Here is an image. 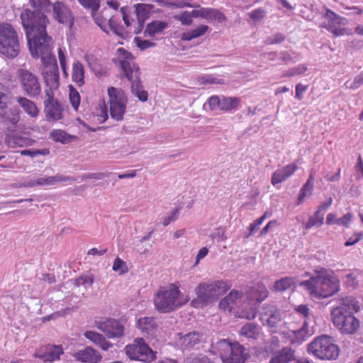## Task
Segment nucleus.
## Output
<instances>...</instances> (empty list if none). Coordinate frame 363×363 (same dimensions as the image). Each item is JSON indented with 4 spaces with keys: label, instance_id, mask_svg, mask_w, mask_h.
Instances as JSON below:
<instances>
[{
    "label": "nucleus",
    "instance_id": "obj_1",
    "mask_svg": "<svg viewBox=\"0 0 363 363\" xmlns=\"http://www.w3.org/2000/svg\"><path fill=\"white\" fill-rule=\"evenodd\" d=\"M21 20L28 40L32 57L48 54L52 50L50 43L52 38L46 30L49 19L39 9L33 6L24 9L21 13Z\"/></svg>",
    "mask_w": 363,
    "mask_h": 363
},
{
    "label": "nucleus",
    "instance_id": "obj_2",
    "mask_svg": "<svg viewBox=\"0 0 363 363\" xmlns=\"http://www.w3.org/2000/svg\"><path fill=\"white\" fill-rule=\"evenodd\" d=\"M359 311L356 298L346 296L339 300V305L331 311L332 320L342 334L353 335L359 328V321L354 313Z\"/></svg>",
    "mask_w": 363,
    "mask_h": 363
},
{
    "label": "nucleus",
    "instance_id": "obj_3",
    "mask_svg": "<svg viewBox=\"0 0 363 363\" xmlns=\"http://www.w3.org/2000/svg\"><path fill=\"white\" fill-rule=\"evenodd\" d=\"M120 54V65L125 77L131 82L132 92L140 101L145 102L147 100L148 93L143 89L140 79L139 68L135 65H132L133 55L124 48H118Z\"/></svg>",
    "mask_w": 363,
    "mask_h": 363
},
{
    "label": "nucleus",
    "instance_id": "obj_4",
    "mask_svg": "<svg viewBox=\"0 0 363 363\" xmlns=\"http://www.w3.org/2000/svg\"><path fill=\"white\" fill-rule=\"evenodd\" d=\"M307 352L322 360L336 359L340 354L339 347L332 337L322 335L315 337L307 346Z\"/></svg>",
    "mask_w": 363,
    "mask_h": 363
},
{
    "label": "nucleus",
    "instance_id": "obj_5",
    "mask_svg": "<svg viewBox=\"0 0 363 363\" xmlns=\"http://www.w3.org/2000/svg\"><path fill=\"white\" fill-rule=\"evenodd\" d=\"M21 52L18 35L8 23L0 24V53L9 59L16 58Z\"/></svg>",
    "mask_w": 363,
    "mask_h": 363
},
{
    "label": "nucleus",
    "instance_id": "obj_6",
    "mask_svg": "<svg viewBox=\"0 0 363 363\" xmlns=\"http://www.w3.org/2000/svg\"><path fill=\"white\" fill-rule=\"evenodd\" d=\"M179 293V288L174 284L158 291L154 300L157 310L165 313L177 309L181 306L177 300Z\"/></svg>",
    "mask_w": 363,
    "mask_h": 363
},
{
    "label": "nucleus",
    "instance_id": "obj_7",
    "mask_svg": "<svg viewBox=\"0 0 363 363\" xmlns=\"http://www.w3.org/2000/svg\"><path fill=\"white\" fill-rule=\"evenodd\" d=\"M217 345L223 363H245L247 354L244 347L238 342L223 339L217 342Z\"/></svg>",
    "mask_w": 363,
    "mask_h": 363
},
{
    "label": "nucleus",
    "instance_id": "obj_8",
    "mask_svg": "<svg viewBox=\"0 0 363 363\" xmlns=\"http://www.w3.org/2000/svg\"><path fill=\"white\" fill-rule=\"evenodd\" d=\"M230 288L228 281L218 280L208 284H200L195 291L199 300L206 304L225 294Z\"/></svg>",
    "mask_w": 363,
    "mask_h": 363
},
{
    "label": "nucleus",
    "instance_id": "obj_9",
    "mask_svg": "<svg viewBox=\"0 0 363 363\" xmlns=\"http://www.w3.org/2000/svg\"><path fill=\"white\" fill-rule=\"evenodd\" d=\"M43 64L46 67L44 72V82L46 85L45 90H50L52 92L58 89L60 82V74L57 65V60L54 55L50 50L48 54L40 55Z\"/></svg>",
    "mask_w": 363,
    "mask_h": 363
},
{
    "label": "nucleus",
    "instance_id": "obj_10",
    "mask_svg": "<svg viewBox=\"0 0 363 363\" xmlns=\"http://www.w3.org/2000/svg\"><path fill=\"white\" fill-rule=\"evenodd\" d=\"M109 112L111 118L121 121L126 111L127 98L124 92L114 87L108 89Z\"/></svg>",
    "mask_w": 363,
    "mask_h": 363
},
{
    "label": "nucleus",
    "instance_id": "obj_11",
    "mask_svg": "<svg viewBox=\"0 0 363 363\" xmlns=\"http://www.w3.org/2000/svg\"><path fill=\"white\" fill-rule=\"evenodd\" d=\"M127 356L133 360L150 362L156 359L155 353L143 338H137L132 345L125 347Z\"/></svg>",
    "mask_w": 363,
    "mask_h": 363
},
{
    "label": "nucleus",
    "instance_id": "obj_12",
    "mask_svg": "<svg viewBox=\"0 0 363 363\" xmlns=\"http://www.w3.org/2000/svg\"><path fill=\"white\" fill-rule=\"evenodd\" d=\"M18 78L23 92L30 98H36L41 94V84L38 77L28 69H19Z\"/></svg>",
    "mask_w": 363,
    "mask_h": 363
},
{
    "label": "nucleus",
    "instance_id": "obj_13",
    "mask_svg": "<svg viewBox=\"0 0 363 363\" xmlns=\"http://www.w3.org/2000/svg\"><path fill=\"white\" fill-rule=\"evenodd\" d=\"M326 269L320 268L314 271L309 279L301 281L298 285L314 297L320 298Z\"/></svg>",
    "mask_w": 363,
    "mask_h": 363
},
{
    "label": "nucleus",
    "instance_id": "obj_14",
    "mask_svg": "<svg viewBox=\"0 0 363 363\" xmlns=\"http://www.w3.org/2000/svg\"><path fill=\"white\" fill-rule=\"evenodd\" d=\"M283 319L281 309L273 304H264L259 311V320L264 325L276 328Z\"/></svg>",
    "mask_w": 363,
    "mask_h": 363
},
{
    "label": "nucleus",
    "instance_id": "obj_15",
    "mask_svg": "<svg viewBox=\"0 0 363 363\" xmlns=\"http://www.w3.org/2000/svg\"><path fill=\"white\" fill-rule=\"evenodd\" d=\"M44 113L48 121H59L62 118V107L61 104L55 99L54 93L45 90Z\"/></svg>",
    "mask_w": 363,
    "mask_h": 363
},
{
    "label": "nucleus",
    "instance_id": "obj_16",
    "mask_svg": "<svg viewBox=\"0 0 363 363\" xmlns=\"http://www.w3.org/2000/svg\"><path fill=\"white\" fill-rule=\"evenodd\" d=\"M99 330L102 331L108 338H119L124 334V326L118 320L106 318L96 322Z\"/></svg>",
    "mask_w": 363,
    "mask_h": 363
},
{
    "label": "nucleus",
    "instance_id": "obj_17",
    "mask_svg": "<svg viewBox=\"0 0 363 363\" xmlns=\"http://www.w3.org/2000/svg\"><path fill=\"white\" fill-rule=\"evenodd\" d=\"M52 8L55 20L60 23L67 25L71 28L74 25V18L70 9L60 1L53 3Z\"/></svg>",
    "mask_w": 363,
    "mask_h": 363
},
{
    "label": "nucleus",
    "instance_id": "obj_18",
    "mask_svg": "<svg viewBox=\"0 0 363 363\" xmlns=\"http://www.w3.org/2000/svg\"><path fill=\"white\" fill-rule=\"evenodd\" d=\"M191 15L194 18H202L208 21H217L218 23H222L226 19L224 14L217 9L203 8L199 6H197V9L191 11Z\"/></svg>",
    "mask_w": 363,
    "mask_h": 363
},
{
    "label": "nucleus",
    "instance_id": "obj_19",
    "mask_svg": "<svg viewBox=\"0 0 363 363\" xmlns=\"http://www.w3.org/2000/svg\"><path fill=\"white\" fill-rule=\"evenodd\" d=\"M63 353V348L61 345H47L37 352L36 357L45 362H52L60 359Z\"/></svg>",
    "mask_w": 363,
    "mask_h": 363
},
{
    "label": "nucleus",
    "instance_id": "obj_20",
    "mask_svg": "<svg viewBox=\"0 0 363 363\" xmlns=\"http://www.w3.org/2000/svg\"><path fill=\"white\" fill-rule=\"evenodd\" d=\"M246 296L242 291L238 290H232L225 298L219 303V307L224 311H231L235 306L243 300Z\"/></svg>",
    "mask_w": 363,
    "mask_h": 363
},
{
    "label": "nucleus",
    "instance_id": "obj_21",
    "mask_svg": "<svg viewBox=\"0 0 363 363\" xmlns=\"http://www.w3.org/2000/svg\"><path fill=\"white\" fill-rule=\"evenodd\" d=\"M320 298H328L340 291L339 279L334 274L325 272Z\"/></svg>",
    "mask_w": 363,
    "mask_h": 363
},
{
    "label": "nucleus",
    "instance_id": "obj_22",
    "mask_svg": "<svg viewBox=\"0 0 363 363\" xmlns=\"http://www.w3.org/2000/svg\"><path fill=\"white\" fill-rule=\"evenodd\" d=\"M76 360L84 363H99L101 360L100 353L91 347H86L73 354Z\"/></svg>",
    "mask_w": 363,
    "mask_h": 363
},
{
    "label": "nucleus",
    "instance_id": "obj_23",
    "mask_svg": "<svg viewBox=\"0 0 363 363\" xmlns=\"http://www.w3.org/2000/svg\"><path fill=\"white\" fill-rule=\"evenodd\" d=\"M298 167L294 163L289 164L277 169L272 174L271 182L273 185L282 183L294 174Z\"/></svg>",
    "mask_w": 363,
    "mask_h": 363
},
{
    "label": "nucleus",
    "instance_id": "obj_24",
    "mask_svg": "<svg viewBox=\"0 0 363 363\" xmlns=\"http://www.w3.org/2000/svg\"><path fill=\"white\" fill-rule=\"evenodd\" d=\"M135 12L138 21V28L134 33L135 34H139L143 28L145 21L149 17L152 6L146 4H138L135 5Z\"/></svg>",
    "mask_w": 363,
    "mask_h": 363
},
{
    "label": "nucleus",
    "instance_id": "obj_25",
    "mask_svg": "<svg viewBox=\"0 0 363 363\" xmlns=\"http://www.w3.org/2000/svg\"><path fill=\"white\" fill-rule=\"evenodd\" d=\"M179 342L184 350H189L199 344L202 339L203 335L196 331L188 333L185 335L179 333Z\"/></svg>",
    "mask_w": 363,
    "mask_h": 363
},
{
    "label": "nucleus",
    "instance_id": "obj_26",
    "mask_svg": "<svg viewBox=\"0 0 363 363\" xmlns=\"http://www.w3.org/2000/svg\"><path fill=\"white\" fill-rule=\"evenodd\" d=\"M292 333L291 342L300 345L313 334V326H310L308 321H303L302 327L297 330L293 331Z\"/></svg>",
    "mask_w": 363,
    "mask_h": 363
},
{
    "label": "nucleus",
    "instance_id": "obj_27",
    "mask_svg": "<svg viewBox=\"0 0 363 363\" xmlns=\"http://www.w3.org/2000/svg\"><path fill=\"white\" fill-rule=\"evenodd\" d=\"M269 296L267 288L263 284L255 285L247 294L246 298L250 301L260 303L265 300Z\"/></svg>",
    "mask_w": 363,
    "mask_h": 363
},
{
    "label": "nucleus",
    "instance_id": "obj_28",
    "mask_svg": "<svg viewBox=\"0 0 363 363\" xmlns=\"http://www.w3.org/2000/svg\"><path fill=\"white\" fill-rule=\"evenodd\" d=\"M240 336L253 340H257L262 334V328L255 323H247L239 331Z\"/></svg>",
    "mask_w": 363,
    "mask_h": 363
},
{
    "label": "nucleus",
    "instance_id": "obj_29",
    "mask_svg": "<svg viewBox=\"0 0 363 363\" xmlns=\"http://www.w3.org/2000/svg\"><path fill=\"white\" fill-rule=\"evenodd\" d=\"M295 359V351L290 347H284L273 357L269 363H289Z\"/></svg>",
    "mask_w": 363,
    "mask_h": 363
},
{
    "label": "nucleus",
    "instance_id": "obj_30",
    "mask_svg": "<svg viewBox=\"0 0 363 363\" xmlns=\"http://www.w3.org/2000/svg\"><path fill=\"white\" fill-rule=\"evenodd\" d=\"M240 105V99L235 96H220V110L225 112L235 111Z\"/></svg>",
    "mask_w": 363,
    "mask_h": 363
},
{
    "label": "nucleus",
    "instance_id": "obj_31",
    "mask_svg": "<svg viewBox=\"0 0 363 363\" xmlns=\"http://www.w3.org/2000/svg\"><path fill=\"white\" fill-rule=\"evenodd\" d=\"M17 103L23 109V111L32 118L38 116L39 110L35 104L26 97L19 96L16 99Z\"/></svg>",
    "mask_w": 363,
    "mask_h": 363
},
{
    "label": "nucleus",
    "instance_id": "obj_32",
    "mask_svg": "<svg viewBox=\"0 0 363 363\" xmlns=\"http://www.w3.org/2000/svg\"><path fill=\"white\" fill-rule=\"evenodd\" d=\"M84 67L79 61L74 62L72 69V79L79 86L84 84Z\"/></svg>",
    "mask_w": 363,
    "mask_h": 363
},
{
    "label": "nucleus",
    "instance_id": "obj_33",
    "mask_svg": "<svg viewBox=\"0 0 363 363\" xmlns=\"http://www.w3.org/2000/svg\"><path fill=\"white\" fill-rule=\"evenodd\" d=\"M297 278L293 277H286L276 281L272 288L273 291L283 292L296 284Z\"/></svg>",
    "mask_w": 363,
    "mask_h": 363
},
{
    "label": "nucleus",
    "instance_id": "obj_34",
    "mask_svg": "<svg viewBox=\"0 0 363 363\" xmlns=\"http://www.w3.org/2000/svg\"><path fill=\"white\" fill-rule=\"evenodd\" d=\"M137 327L143 333H146L148 335H152L157 327V323L152 317H144L138 320Z\"/></svg>",
    "mask_w": 363,
    "mask_h": 363
},
{
    "label": "nucleus",
    "instance_id": "obj_35",
    "mask_svg": "<svg viewBox=\"0 0 363 363\" xmlns=\"http://www.w3.org/2000/svg\"><path fill=\"white\" fill-rule=\"evenodd\" d=\"M0 118L4 123H11L15 126L20 120L19 110L16 107L4 110L0 112Z\"/></svg>",
    "mask_w": 363,
    "mask_h": 363
},
{
    "label": "nucleus",
    "instance_id": "obj_36",
    "mask_svg": "<svg viewBox=\"0 0 363 363\" xmlns=\"http://www.w3.org/2000/svg\"><path fill=\"white\" fill-rule=\"evenodd\" d=\"M167 26V23L164 21H154L148 23L145 30V35L152 38L156 34L162 33Z\"/></svg>",
    "mask_w": 363,
    "mask_h": 363
},
{
    "label": "nucleus",
    "instance_id": "obj_37",
    "mask_svg": "<svg viewBox=\"0 0 363 363\" xmlns=\"http://www.w3.org/2000/svg\"><path fill=\"white\" fill-rule=\"evenodd\" d=\"M73 180L70 177L57 174L50 177H44L38 178L39 186H49L55 185L62 182H67Z\"/></svg>",
    "mask_w": 363,
    "mask_h": 363
},
{
    "label": "nucleus",
    "instance_id": "obj_38",
    "mask_svg": "<svg viewBox=\"0 0 363 363\" xmlns=\"http://www.w3.org/2000/svg\"><path fill=\"white\" fill-rule=\"evenodd\" d=\"M208 29V26L206 25H201L199 27L188 31L183 33L181 35V39L184 41H190L192 39L200 37L204 35Z\"/></svg>",
    "mask_w": 363,
    "mask_h": 363
},
{
    "label": "nucleus",
    "instance_id": "obj_39",
    "mask_svg": "<svg viewBox=\"0 0 363 363\" xmlns=\"http://www.w3.org/2000/svg\"><path fill=\"white\" fill-rule=\"evenodd\" d=\"M6 141L7 145L12 148L24 147L29 144V140L28 138L18 135L8 137Z\"/></svg>",
    "mask_w": 363,
    "mask_h": 363
},
{
    "label": "nucleus",
    "instance_id": "obj_40",
    "mask_svg": "<svg viewBox=\"0 0 363 363\" xmlns=\"http://www.w3.org/2000/svg\"><path fill=\"white\" fill-rule=\"evenodd\" d=\"M324 223V213L316 211L313 216H311L304 225V229L308 230L313 226L320 227Z\"/></svg>",
    "mask_w": 363,
    "mask_h": 363
},
{
    "label": "nucleus",
    "instance_id": "obj_41",
    "mask_svg": "<svg viewBox=\"0 0 363 363\" xmlns=\"http://www.w3.org/2000/svg\"><path fill=\"white\" fill-rule=\"evenodd\" d=\"M325 13L323 15V17L328 21V23L330 25H341L345 23V21L347 19L344 17H342L333 11L331 9L325 8Z\"/></svg>",
    "mask_w": 363,
    "mask_h": 363
},
{
    "label": "nucleus",
    "instance_id": "obj_42",
    "mask_svg": "<svg viewBox=\"0 0 363 363\" xmlns=\"http://www.w3.org/2000/svg\"><path fill=\"white\" fill-rule=\"evenodd\" d=\"M50 138L55 142L65 144L70 141L71 136L62 130L54 129L50 133Z\"/></svg>",
    "mask_w": 363,
    "mask_h": 363
},
{
    "label": "nucleus",
    "instance_id": "obj_43",
    "mask_svg": "<svg viewBox=\"0 0 363 363\" xmlns=\"http://www.w3.org/2000/svg\"><path fill=\"white\" fill-rule=\"evenodd\" d=\"M295 311L304 318V321H308L309 324L313 322L314 317L308 305H298L295 308Z\"/></svg>",
    "mask_w": 363,
    "mask_h": 363
},
{
    "label": "nucleus",
    "instance_id": "obj_44",
    "mask_svg": "<svg viewBox=\"0 0 363 363\" xmlns=\"http://www.w3.org/2000/svg\"><path fill=\"white\" fill-rule=\"evenodd\" d=\"M94 281V276L91 274H83L74 279V285L77 287L84 286H91Z\"/></svg>",
    "mask_w": 363,
    "mask_h": 363
},
{
    "label": "nucleus",
    "instance_id": "obj_45",
    "mask_svg": "<svg viewBox=\"0 0 363 363\" xmlns=\"http://www.w3.org/2000/svg\"><path fill=\"white\" fill-rule=\"evenodd\" d=\"M220 96L213 95L210 96L207 101L203 104V108L206 111L208 109L209 111H213L218 108L220 109Z\"/></svg>",
    "mask_w": 363,
    "mask_h": 363
},
{
    "label": "nucleus",
    "instance_id": "obj_46",
    "mask_svg": "<svg viewBox=\"0 0 363 363\" xmlns=\"http://www.w3.org/2000/svg\"><path fill=\"white\" fill-rule=\"evenodd\" d=\"M313 186L308 184L307 183H305L299 191L296 205L299 206L303 201L304 199L306 196H311L313 194Z\"/></svg>",
    "mask_w": 363,
    "mask_h": 363
},
{
    "label": "nucleus",
    "instance_id": "obj_47",
    "mask_svg": "<svg viewBox=\"0 0 363 363\" xmlns=\"http://www.w3.org/2000/svg\"><path fill=\"white\" fill-rule=\"evenodd\" d=\"M108 30H111L117 35L121 36L123 34V28L118 23V21L114 17L111 16L108 20Z\"/></svg>",
    "mask_w": 363,
    "mask_h": 363
},
{
    "label": "nucleus",
    "instance_id": "obj_48",
    "mask_svg": "<svg viewBox=\"0 0 363 363\" xmlns=\"http://www.w3.org/2000/svg\"><path fill=\"white\" fill-rule=\"evenodd\" d=\"M363 84V72L355 76L353 81L347 80L345 83L346 89L355 90Z\"/></svg>",
    "mask_w": 363,
    "mask_h": 363
},
{
    "label": "nucleus",
    "instance_id": "obj_49",
    "mask_svg": "<svg viewBox=\"0 0 363 363\" xmlns=\"http://www.w3.org/2000/svg\"><path fill=\"white\" fill-rule=\"evenodd\" d=\"M257 316L256 308L253 306H250V308H242L238 312V317L240 318H245L247 320H253Z\"/></svg>",
    "mask_w": 363,
    "mask_h": 363
},
{
    "label": "nucleus",
    "instance_id": "obj_50",
    "mask_svg": "<svg viewBox=\"0 0 363 363\" xmlns=\"http://www.w3.org/2000/svg\"><path fill=\"white\" fill-rule=\"evenodd\" d=\"M199 82L203 84H223L224 79L217 78L211 74H205L200 77Z\"/></svg>",
    "mask_w": 363,
    "mask_h": 363
},
{
    "label": "nucleus",
    "instance_id": "obj_51",
    "mask_svg": "<svg viewBox=\"0 0 363 363\" xmlns=\"http://www.w3.org/2000/svg\"><path fill=\"white\" fill-rule=\"evenodd\" d=\"M91 16L94 18L95 23L101 28V29L105 33H108V21L103 16L96 12L91 13Z\"/></svg>",
    "mask_w": 363,
    "mask_h": 363
},
{
    "label": "nucleus",
    "instance_id": "obj_52",
    "mask_svg": "<svg viewBox=\"0 0 363 363\" xmlns=\"http://www.w3.org/2000/svg\"><path fill=\"white\" fill-rule=\"evenodd\" d=\"M85 9H91V13L96 12L100 7V0H77Z\"/></svg>",
    "mask_w": 363,
    "mask_h": 363
},
{
    "label": "nucleus",
    "instance_id": "obj_53",
    "mask_svg": "<svg viewBox=\"0 0 363 363\" xmlns=\"http://www.w3.org/2000/svg\"><path fill=\"white\" fill-rule=\"evenodd\" d=\"M69 100L72 107L77 111L80 104V95L72 86H69Z\"/></svg>",
    "mask_w": 363,
    "mask_h": 363
},
{
    "label": "nucleus",
    "instance_id": "obj_54",
    "mask_svg": "<svg viewBox=\"0 0 363 363\" xmlns=\"http://www.w3.org/2000/svg\"><path fill=\"white\" fill-rule=\"evenodd\" d=\"M267 218V213H265L262 216L256 219L253 223H250L249 226L250 233L244 235L245 238H248L251 235L254 234L259 227L262 224L263 221Z\"/></svg>",
    "mask_w": 363,
    "mask_h": 363
},
{
    "label": "nucleus",
    "instance_id": "obj_55",
    "mask_svg": "<svg viewBox=\"0 0 363 363\" xmlns=\"http://www.w3.org/2000/svg\"><path fill=\"white\" fill-rule=\"evenodd\" d=\"M113 270L119 272L121 274L128 272L126 263L119 257H116L113 262Z\"/></svg>",
    "mask_w": 363,
    "mask_h": 363
},
{
    "label": "nucleus",
    "instance_id": "obj_56",
    "mask_svg": "<svg viewBox=\"0 0 363 363\" xmlns=\"http://www.w3.org/2000/svg\"><path fill=\"white\" fill-rule=\"evenodd\" d=\"M308 69V67L304 64L298 65V66L293 67L284 74L285 77H294L296 75L301 74L305 73Z\"/></svg>",
    "mask_w": 363,
    "mask_h": 363
},
{
    "label": "nucleus",
    "instance_id": "obj_57",
    "mask_svg": "<svg viewBox=\"0 0 363 363\" xmlns=\"http://www.w3.org/2000/svg\"><path fill=\"white\" fill-rule=\"evenodd\" d=\"M285 40V36L280 33H277L271 36L267 37L264 40V43L266 45H274L279 44L283 42Z\"/></svg>",
    "mask_w": 363,
    "mask_h": 363
},
{
    "label": "nucleus",
    "instance_id": "obj_58",
    "mask_svg": "<svg viewBox=\"0 0 363 363\" xmlns=\"http://www.w3.org/2000/svg\"><path fill=\"white\" fill-rule=\"evenodd\" d=\"M193 15L191 11H184L175 16V18L180 21L182 25H190L192 23Z\"/></svg>",
    "mask_w": 363,
    "mask_h": 363
},
{
    "label": "nucleus",
    "instance_id": "obj_59",
    "mask_svg": "<svg viewBox=\"0 0 363 363\" xmlns=\"http://www.w3.org/2000/svg\"><path fill=\"white\" fill-rule=\"evenodd\" d=\"M84 336L97 345H99L104 338L101 334L94 331H86Z\"/></svg>",
    "mask_w": 363,
    "mask_h": 363
},
{
    "label": "nucleus",
    "instance_id": "obj_60",
    "mask_svg": "<svg viewBox=\"0 0 363 363\" xmlns=\"http://www.w3.org/2000/svg\"><path fill=\"white\" fill-rule=\"evenodd\" d=\"M134 42L141 50H145L149 48L155 47L156 45L155 43L147 40H143L139 37H135L134 38Z\"/></svg>",
    "mask_w": 363,
    "mask_h": 363
},
{
    "label": "nucleus",
    "instance_id": "obj_61",
    "mask_svg": "<svg viewBox=\"0 0 363 363\" xmlns=\"http://www.w3.org/2000/svg\"><path fill=\"white\" fill-rule=\"evenodd\" d=\"M266 12L263 9H257L251 11L249 15L254 21H259L265 16Z\"/></svg>",
    "mask_w": 363,
    "mask_h": 363
},
{
    "label": "nucleus",
    "instance_id": "obj_62",
    "mask_svg": "<svg viewBox=\"0 0 363 363\" xmlns=\"http://www.w3.org/2000/svg\"><path fill=\"white\" fill-rule=\"evenodd\" d=\"M328 30L333 34L334 36H342L344 35H349L350 33L347 32V29L345 28H337L335 25H330L328 28Z\"/></svg>",
    "mask_w": 363,
    "mask_h": 363
},
{
    "label": "nucleus",
    "instance_id": "obj_63",
    "mask_svg": "<svg viewBox=\"0 0 363 363\" xmlns=\"http://www.w3.org/2000/svg\"><path fill=\"white\" fill-rule=\"evenodd\" d=\"M58 58L63 74L65 76H67L68 74L67 72L66 57L61 48H58Z\"/></svg>",
    "mask_w": 363,
    "mask_h": 363
},
{
    "label": "nucleus",
    "instance_id": "obj_64",
    "mask_svg": "<svg viewBox=\"0 0 363 363\" xmlns=\"http://www.w3.org/2000/svg\"><path fill=\"white\" fill-rule=\"evenodd\" d=\"M363 238V233H356L345 242V246L349 247L355 245Z\"/></svg>",
    "mask_w": 363,
    "mask_h": 363
}]
</instances>
